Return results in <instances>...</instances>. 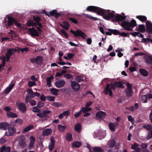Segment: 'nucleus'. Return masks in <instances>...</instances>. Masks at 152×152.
I'll return each instance as SVG.
<instances>
[{
	"instance_id": "obj_1",
	"label": "nucleus",
	"mask_w": 152,
	"mask_h": 152,
	"mask_svg": "<svg viewBox=\"0 0 152 152\" xmlns=\"http://www.w3.org/2000/svg\"><path fill=\"white\" fill-rule=\"evenodd\" d=\"M115 17V18L114 20L116 22H120L123 20L122 23H119L118 24L124 29L127 31H132L133 28L137 25L136 22L134 19H132L130 22L125 20L126 18V16H123L116 14Z\"/></svg>"
},
{
	"instance_id": "obj_2",
	"label": "nucleus",
	"mask_w": 152,
	"mask_h": 152,
	"mask_svg": "<svg viewBox=\"0 0 152 152\" xmlns=\"http://www.w3.org/2000/svg\"><path fill=\"white\" fill-rule=\"evenodd\" d=\"M86 10L88 11L94 13L96 12L98 15L103 16L106 14H107V12L110 11L109 10H106L100 7L94 6H88Z\"/></svg>"
},
{
	"instance_id": "obj_3",
	"label": "nucleus",
	"mask_w": 152,
	"mask_h": 152,
	"mask_svg": "<svg viewBox=\"0 0 152 152\" xmlns=\"http://www.w3.org/2000/svg\"><path fill=\"white\" fill-rule=\"evenodd\" d=\"M70 31L76 37H80L83 39H85L86 37H87V35L84 32L78 29L75 31L71 30Z\"/></svg>"
},
{
	"instance_id": "obj_4",
	"label": "nucleus",
	"mask_w": 152,
	"mask_h": 152,
	"mask_svg": "<svg viewBox=\"0 0 152 152\" xmlns=\"http://www.w3.org/2000/svg\"><path fill=\"white\" fill-rule=\"evenodd\" d=\"M8 23L7 25L8 26H10L12 25L14 23L15 26H17L18 27H20L21 26V25L20 23H18V22L14 18L10 16L7 17Z\"/></svg>"
},
{
	"instance_id": "obj_5",
	"label": "nucleus",
	"mask_w": 152,
	"mask_h": 152,
	"mask_svg": "<svg viewBox=\"0 0 152 152\" xmlns=\"http://www.w3.org/2000/svg\"><path fill=\"white\" fill-rule=\"evenodd\" d=\"M51 112V111L49 110H46L43 111V113H39L37 114V116L40 118H42L43 121L47 120L50 118V116L47 114Z\"/></svg>"
},
{
	"instance_id": "obj_6",
	"label": "nucleus",
	"mask_w": 152,
	"mask_h": 152,
	"mask_svg": "<svg viewBox=\"0 0 152 152\" xmlns=\"http://www.w3.org/2000/svg\"><path fill=\"white\" fill-rule=\"evenodd\" d=\"M26 138L23 135H22L20 136L18 141L19 145L22 148H24L26 146Z\"/></svg>"
},
{
	"instance_id": "obj_7",
	"label": "nucleus",
	"mask_w": 152,
	"mask_h": 152,
	"mask_svg": "<svg viewBox=\"0 0 152 152\" xmlns=\"http://www.w3.org/2000/svg\"><path fill=\"white\" fill-rule=\"evenodd\" d=\"M28 30V34L30 35L32 37H38L39 36L38 31L34 27L29 28Z\"/></svg>"
},
{
	"instance_id": "obj_8",
	"label": "nucleus",
	"mask_w": 152,
	"mask_h": 152,
	"mask_svg": "<svg viewBox=\"0 0 152 152\" xmlns=\"http://www.w3.org/2000/svg\"><path fill=\"white\" fill-rule=\"evenodd\" d=\"M17 105L18 109L21 113H24L26 111L27 108L25 103H21Z\"/></svg>"
},
{
	"instance_id": "obj_9",
	"label": "nucleus",
	"mask_w": 152,
	"mask_h": 152,
	"mask_svg": "<svg viewBox=\"0 0 152 152\" xmlns=\"http://www.w3.org/2000/svg\"><path fill=\"white\" fill-rule=\"evenodd\" d=\"M9 126L8 129V134H7V136H12L14 135L16 131V129L14 127H10ZM6 134H7V132L5 133V135H7Z\"/></svg>"
},
{
	"instance_id": "obj_10",
	"label": "nucleus",
	"mask_w": 152,
	"mask_h": 152,
	"mask_svg": "<svg viewBox=\"0 0 152 152\" xmlns=\"http://www.w3.org/2000/svg\"><path fill=\"white\" fill-rule=\"evenodd\" d=\"M65 84V82L64 80H58L55 82V85L57 88H60L64 86Z\"/></svg>"
},
{
	"instance_id": "obj_11",
	"label": "nucleus",
	"mask_w": 152,
	"mask_h": 152,
	"mask_svg": "<svg viewBox=\"0 0 152 152\" xmlns=\"http://www.w3.org/2000/svg\"><path fill=\"white\" fill-rule=\"evenodd\" d=\"M9 126H10V124L6 122L0 123V129L6 130L8 129Z\"/></svg>"
},
{
	"instance_id": "obj_12",
	"label": "nucleus",
	"mask_w": 152,
	"mask_h": 152,
	"mask_svg": "<svg viewBox=\"0 0 152 152\" xmlns=\"http://www.w3.org/2000/svg\"><path fill=\"white\" fill-rule=\"evenodd\" d=\"M146 27L147 32L150 33H152V23L148 21L146 22Z\"/></svg>"
},
{
	"instance_id": "obj_13",
	"label": "nucleus",
	"mask_w": 152,
	"mask_h": 152,
	"mask_svg": "<svg viewBox=\"0 0 152 152\" xmlns=\"http://www.w3.org/2000/svg\"><path fill=\"white\" fill-rule=\"evenodd\" d=\"M104 93L107 95L108 94L109 92V95L111 96L113 94V92L110 88V85L109 84H107V85L106 87L104 90Z\"/></svg>"
},
{
	"instance_id": "obj_14",
	"label": "nucleus",
	"mask_w": 152,
	"mask_h": 152,
	"mask_svg": "<svg viewBox=\"0 0 152 152\" xmlns=\"http://www.w3.org/2000/svg\"><path fill=\"white\" fill-rule=\"evenodd\" d=\"M145 63L148 65L151 64L152 63V56L148 55H146L144 56Z\"/></svg>"
},
{
	"instance_id": "obj_15",
	"label": "nucleus",
	"mask_w": 152,
	"mask_h": 152,
	"mask_svg": "<svg viewBox=\"0 0 152 152\" xmlns=\"http://www.w3.org/2000/svg\"><path fill=\"white\" fill-rule=\"evenodd\" d=\"M71 85L72 88L75 91H78L80 89V86L77 82L75 81L72 82Z\"/></svg>"
},
{
	"instance_id": "obj_16",
	"label": "nucleus",
	"mask_w": 152,
	"mask_h": 152,
	"mask_svg": "<svg viewBox=\"0 0 152 152\" xmlns=\"http://www.w3.org/2000/svg\"><path fill=\"white\" fill-rule=\"evenodd\" d=\"M106 115V113L102 111H99L96 113V117L100 118H104Z\"/></svg>"
},
{
	"instance_id": "obj_17",
	"label": "nucleus",
	"mask_w": 152,
	"mask_h": 152,
	"mask_svg": "<svg viewBox=\"0 0 152 152\" xmlns=\"http://www.w3.org/2000/svg\"><path fill=\"white\" fill-rule=\"evenodd\" d=\"M110 12V11L106 15H104L103 16V18L104 19L109 20H110V19L115 17V14L112 13Z\"/></svg>"
},
{
	"instance_id": "obj_18",
	"label": "nucleus",
	"mask_w": 152,
	"mask_h": 152,
	"mask_svg": "<svg viewBox=\"0 0 152 152\" xmlns=\"http://www.w3.org/2000/svg\"><path fill=\"white\" fill-rule=\"evenodd\" d=\"M52 130L51 129H46L44 130L42 132V134L44 136H48L51 134Z\"/></svg>"
},
{
	"instance_id": "obj_19",
	"label": "nucleus",
	"mask_w": 152,
	"mask_h": 152,
	"mask_svg": "<svg viewBox=\"0 0 152 152\" xmlns=\"http://www.w3.org/2000/svg\"><path fill=\"white\" fill-rule=\"evenodd\" d=\"M30 143L28 146V148L30 149H31L33 147L35 141V139L34 137L31 136L30 137Z\"/></svg>"
},
{
	"instance_id": "obj_20",
	"label": "nucleus",
	"mask_w": 152,
	"mask_h": 152,
	"mask_svg": "<svg viewBox=\"0 0 152 152\" xmlns=\"http://www.w3.org/2000/svg\"><path fill=\"white\" fill-rule=\"evenodd\" d=\"M75 130L78 133H80L82 129V126L80 123H77L75 126Z\"/></svg>"
},
{
	"instance_id": "obj_21",
	"label": "nucleus",
	"mask_w": 152,
	"mask_h": 152,
	"mask_svg": "<svg viewBox=\"0 0 152 152\" xmlns=\"http://www.w3.org/2000/svg\"><path fill=\"white\" fill-rule=\"evenodd\" d=\"M62 23L64 25L60 24V26L66 30H68L69 27L70 26L69 23L67 21H65L62 22Z\"/></svg>"
},
{
	"instance_id": "obj_22",
	"label": "nucleus",
	"mask_w": 152,
	"mask_h": 152,
	"mask_svg": "<svg viewBox=\"0 0 152 152\" xmlns=\"http://www.w3.org/2000/svg\"><path fill=\"white\" fill-rule=\"evenodd\" d=\"M43 61V58L41 56H38L36 58V63L38 65H41Z\"/></svg>"
},
{
	"instance_id": "obj_23",
	"label": "nucleus",
	"mask_w": 152,
	"mask_h": 152,
	"mask_svg": "<svg viewBox=\"0 0 152 152\" xmlns=\"http://www.w3.org/2000/svg\"><path fill=\"white\" fill-rule=\"evenodd\" d=\"M53 137L50 138L51 143L49 144L48 146L49 149L50 151H52L55 146V143L54 141L53 140Z\"/></svg>"
},
{
	"instance_id": "obj_24",
	"label": "nucleus",
	"mask_w": 152,
	"mask_h": 152,
	"mask_svg": "<svg viewBox=\"0 0 152 152\" xmlns=\"http://www.w3.org/2000/svg\"><path fill=\"white\" fill-rule=\"evenodd\" d=\"M136 18L141 21L142 23H144L147 20V18L145 16L141 15H137L136 16Z\"/></svg>"
},
{
	"instance_id": "obj_25",
	"label": "nucleus",
	"mask_w": 152,
	"mask_h": 152,
	"mask_svg": "<svg viewBox=\"0 0 152 152\" xmlns=\"http://www.w3.org/2000/svg\"><path fill=\"white\" fill-rule=\"evenodd\" d=\"M14 49L13 48H10L7 50V53L5 55V56H7L10 57L14 54L13 52Z\"/></svg>"
},
{
	"instance_id": "obj_26",
	"label": "nucleus",
	"mask_w": 152,
	"mask_h": 152,
	"mask_svg": "<svg viewBox=\"0 0 152 152\" xmlns=\"http://www.w3.org/2000/svg\"><path fill=\"white\" fill-rule=\"evenodd\" d=\"M7 116L9 118H14L18 117V115L15 113L11 112H9L7 113Z\"/></svg>"
},
{
	"instance_id": "obj_27",
	"label": "nucleus",
	"mask_w": 152,
	"mask_h": 152,
	"mask_svg": "<svg viewBox=\"0 0 152 152\" xmlns=\"http://www.w3.org/2000/svg\"><path fill=\"white\" fill-rule=\"evenodd\" d=\"M1 149L3 152H10L11 147L9 146H6L5 145H4L2 147Z\"/></svg>"
},
{
	"instance_id": "obj_28",
	"label": "nucleus",
	"mask_w": 152,
	"mask_h": 152,
	"mask_svg": "<svg viewBox=\"0 0 152 152\" xmlns=\"http://www.w3.org/2000/svg\"><path fill=\"white\" fill-rule=\"evenodd\" d=\"M114 84L118 88H123L124 87L122 82H121L115 81L114 82Z\"/></svg>"
},
{
	"instance_id": "obj_29",
	"label": "nucleus",
	"mask_w": 152,
	"mask_h": 152,
	"mask_svg": "<svg viewBox=\"0 0 152 152\" xmlns=\"http://www.w3.org/2000/svg\"><path fill=\"white\" fill-rule=\"evenodd\" d=\"M14 86V84L13 83L11 85H9V86L7 87L4 90V92L5 93L7 94L9 93L11 90L13 88Z\"/></svg>"
},
{
	"instance_id": "obj_30",
	"label": "nucleus",
	"mask_w": 152,
	"mask_h": 152,
	"mask_svg": "<svg viewBox=\"0 0 152 152\" xmlns=\"http://www.w3.org/2000/svg\"><path fill=\"white\" fill-rule=\"evenodd\" d=\"M53 79V75L48 77L47 79V83L46 85L48 87H49L51 86V79Z\"/></svg>"
},
{
	"instance_id": "obj_31",
	"label": "nucleus",
	"mask_w": 152,
	"mask_h": 152,
	"mask_svg": "<svg viewBox=\"0 0 152 152\" xmlns=\"http://www.w3.org/2000/svg\"><path fill=\"white\" fill-rule=\"evenodd\" d=\"M139 72L140 74L146 77L148 75V72L145 69H140Z\"/></svg>"
},
{
	"instance_id": "obj_32",
	"label": "nucleus",
	"mask_w": 152,
	"mask_h": 152,
	"mask_svg": "<svg viewBox=\"0 0 152 152\" xmlns=\"http://www.w3.org/2000/svg\"><path fill=\"white\" fill-rule=\"evenodd\" d=\"M34 128V126L33 125H30L26 127L23 131V132H26L31 130Z\"/></svg>"
},
{
	"instance_id": "obj_33",
	"label": "nucleus",
	"mask_w": 152,
	"mask_h": 152,
	"mask_svg": "<svg viewBox=\"0 0 152 152\" xmlns=\"http://www.w3.org/2000/svg\"><path fill=\"white\" fill-rule=\"evenodd\" d=\"M66 126L65 125H59L58 126V129L59 131L60 132H63L66 129Z\"/></svg>"
},
{
	"instance_id": "obj_34",
	"label": "nucleus",
	"mask_w": 152,
	"mask_h": 152,
	"mask_svg": "<svg viewBox=\"0 0 152 152\" xmlns=\"http://www.w3.org/2000/svg\"><path fill=\"white\" fill-rule=\"evenodd\" d=\"M65 138L68 141L70 142L71 141L72 139V134L70 133H67L65 136Z\"/></svg>"
},
{
	"instance_id": "obj_35",
	"label": "nucleus",
	"mask_w": 152,
	"mask_h": 152,
	"mask_svg": "<svg viewBox=\"0 0 152 152\" xmlns=\"http://www.w3.org/2000/svg\"><path fill=\"white\" fill-rule=\"evenodd\" d=\"M93 151L96 152H104V150L103 149L99 147H94L93 148Z\"/></svg>"
},
{
	"instance_id": "obj_36",
	"label": "nucleus",
	"mask_w": 152,
	"mask_h": 152,
	"mask_svg": "<svg viewBox=\"0 0 152 152\" xmlns=\"http://www.w3.org/2000/svg\"><path fill=\"white\" fill-rule=\"evenodd\" d=\"M82 145V144L80 142L76 141L73 143L72 146L73 147L77 148H79L81 145Z\"/></svg>"
},
{
	"instance_id": "obj_37",
	"label": "nucleus",
	"mask_w": 152,
	"mask_h": 152,
	"mask_svg": "<svg viewBox=\"0 0 152 152\" xmlns=\"http://www.w3.org/2000/svg\"><path fill=\"white\" fill-rule=\"evenodd\" d=\"M27 25V26L28 27L32 26H34L35 27V26H37L36 23L31 20H29L28 21Z\"/></svg>"
},
{
	"instance_id": "obj_38",
	"label": "nucleus",
	"mask_w": 152,
	"mask_h": 152,
	"mask_svg": "<svg viewBox=\"0 0 152 152\" xmlns=\"http://www.w3.org/2000/svg\"><path fill=\"white\" fill-rule=\"evenodd\" d=\"M108 126L109 129L112 132H114L115 131V127L114 124L113 123H110L108 124Z\"/></svg>"
},
{
	"instance_id": "obj_39",
	"label": "nucleus",
	"mask_w": 152,
	"mask_h": 152,
	"mask_svg": "<svg viewBox=\"0 0 152 152\" xmlns=\"http://www.w3.org/2000/svg\"><path fill=\"white\" fill-rule=\"evenodd\" d=\"M59 90L58 89L53 88L50 90L51 93L57 96L58 95V92H59Z\"/></svg>"
},
{
	"instance_id": "obj_40",
	"label": "nucleus",
	"mask_w": 152,
	"mask_h": 152,
	"mask_svg": "<svg viewBox=\"0 0 152 152\" xmlns=\"http://www.w3.org/2000/svg\"><path fill=\"white\" fill-rule=\"evenodd\" d=\"M145 30V28L144 25H139L138 26V31L141 32H143Z\"/></svg>"
},
{
	"instance_id": "obj_41",
	"label": "nucleus",
	"mask_w": 152,
	"mask_h": 152,
	"mask_svg": "<svg viewBox=\"0 0 152 152\" xmlns=\"http://www.w3.org/2000/svg\"><path fill=\"white\" fill-rule=\"evenodd\" d=\"M108 30L109 31L112 32V34L115 35H119V31L116 29H108Z\"/></svg>"
},
{
	"instance_id": "obj_42",
	"label": "nucleus",
	"mask_w": 152,
	"mask_h": 152,
	"mask_svg": "<svg viewBox=\"0 0 152 152\" xmlns=\"http://www.w3.org/2000/svg\"><path fill=\"white\" fill-rule=\"evenodd\" d=\"M84 15L86 17L92 20H99V19L96 18L92 16L91 15L88 14H84Z\"/></svg>"
},
{
	"instance_id": "obj_43",
	"label": "nucleus",
	"mask_w": 152,
	"mask_h": 152,
	"mask_svg": "<svg viewBox=\"0 0 152 152\" xmlns=\"http://www.w3.org/2000/svg\"><path fill=\"white\" fill-rule=\"evenodd\" d=\"M132 90L126 89L125 92L126 95L127 97H129L132 95Z\"/></svg>"
},
{
	"instance_id": "obj_44",
	"label": "nucleus",
	"mask_w": 152,
	"mask_h": 152,
	"mask_svg": "<svg viewBox=\"0 0 152 152\" xmlns=\"http://www.w3.org/2000/svg\"><path fill=\"white\" fill-rule=\"evenodd\" d=\"M108 145L110 147H114L115 145V142L114 140H112L110 142H108Z\"/></svg>"
},
{
	"instance_id": "obj_45",
	"label": "nucleus",
	"mask_w": 152,
	"mask_h": 152,
	"mask_svg": "<svg viewBox=\"0 0 152 152\" xmlns=\"http://www.w3.org/2000/svg\"><path fill=\"white\" fill-rule=\"evenodd\" d=\"M141 101L143 103H146L147 102V97L146 94L142 96L141 97Z\"/></svg>"
},
{
	"instance_id": "obj_46",
	"label": "nucleus",
	"mask_w": 152,
	"mask_h": 152,
	"mask_svg": "<svg viewBox=\"0 0 152 152\" xmlns=\"http://www.w3.org/2000/svg\"><path fill=\"white\" fill-rule=\"evenodd\" d=\"M20 51H21L23 53H24V52H26L28 51V48L27 47H25L23 48H19L18 50V53H19Z\"/></svg>"
},
{
	"instance_id": "obj_47",
	"label": "nucleus",
	"mask_w": 152,
	"mask_h": 152,
	"mask_svg": "<svg viewBox=\"0 0 152 152\" xmlns=\"http://www.w3.org/2000/svg\"><path fill=\"white\" fill-rule=\"evenodd\" d=\"M75 80L77 82H80L83 81V79L82 77L79 76L76 77Z\"/></svg>"
},
{
	"instance_id": "obj_48",
	"label": "nucleus",
	"mask_w": 152,
	"mask_h": 152,
	"mask_svg": "<svg viewBox=\"0 0 152 152\" xmlns=\"http://www.w3.org/2000/svg\"><path fill=\"white\" fill-rule=\"evenodd\" d=\"M33 20L36 23L40 22L41 20L40 18L39 17H35V16L33 17Z\"/></svg>"
},
{
	"instance_id": "obj_49",
	"label": "nucleus",
	"mask_w": 152,
	"mask_h": 152,
	"mask_svg": "<svg viewBox=\"0 0 152 152\" xmlns=\"http://www.w3.org/2000/svg\"><path fill=\"white\" fill-rule=\"evenodd\" d=\"M69 20L72 22L73 23L75 24H77L78 23V21L75 18H69Z\"/></svg>"
},
{
	"instance_id": "obj_50",
	"label": "nucleus",
	"mask_w": 152,
	"mask_h": 152,
	"mask_svg": "<svg viewBox=\"0 0 152 152\" xmlns=\"http://www.w3.org/2000/svg\"><path fill=\"white\" fill-rule=\"evenodd\" d=\"M148 146V144L147 143H143L141 144L140 147L142 149H147Z\"/></svg>"
},
{
	"instance_id": "obj_51",
	"label": "nucleus",
	"mask_w": 152,
	"mask_h": 152,
	"mask_svg": "<svg viewBox=\"0 0 152 152\" xmlns=\"http://www.w3.org/2000/svg\"><path fill=\"white\" fill-rule=\"evenodd\" d=\"M125 109L132 112H133L134 111V109L133 106H132L129 107H126Z\"/></svg>"
},
{
	"instance_id": "obj_52",
	"label": "nucleus",
	"mask_w": 152,
	"mask_h": 152,
	"mask_svg": "<svg viewBox=\"0 0 152 152\" xmlns=\"http://www.w3.org/2000/svg\"><path fill=\"white\" fill-rule=\"evenodd\" d=\"M90 94L92 95L93 96V97L94 98L95 97V95H94V94L92 92L88 90L87 91H86L85 93V94H83V95L84 96H86L88 94Z\"/></svg>"
},
{
	"instance_id": "obj_53",
	"label": "nucleus",
	"mask_w": 152,
	"mask_h": 152,
	"mask_svg": "<svg viewBox=\"0 0 152 152\" xmlns=\"http://www.w3.org/2000/svg\"><path fill=\"white\" fill-rule=\"evenodd\" d=\"M38 107L37 106L33 107L32 109V111L34 112L35 113L39 112L40 110Z\"/></svg>"
},
{
	"instance_id": "obj_54",
	"label": "nucleus",
	"mask_w": 152,
	"mask_h": 152,
	"mask_svg": "<svg viewBox=\"0 0 152 152\" xmlns=\"http://www.w3.org/2000/svg\"><path fill=\"white\" fill-rule=\"evenodd\" d=\"M80 110L81 113L83 112V113H86L88 112L87 107H83L81 108Z\"/></svg>"
},
{
	"instance_id": "obj_55",
	"label": "nucleus",
	"mask_w": 152,
	"mask_h": 152,
	"mask_svg": "<svg viewBox=\"0 0 152 152\" xmlns=\"http://www.w3.org/2000/svg\"><path fill=\"white\" fill-rule=\"evenodd\" d=\"M61 32L66 38H67L69 37L67 33L64 30L62 29L61 30Z\"/></svg>"
},
{
	"instance_id": "obj_56",
	"label": "nucleus",
	"mask_w": 152,
	"mask_h": 152,
	"mask_svg": "<svg viewBox=\"0 0 152 152\" xmlns=\"http://www.w3.org/2000/svg\"><path fill=\"white\" fill-rule=\"evenodd\" d=\"M28 84L29 87H31L34 86H35L36 83L34 82L29 81L28 82Z\"/></svg>"
},
{
	"instance_id": "obj_57",
	"label": "nucleus",
	"mask_w": 152,
	"mask_h": 152,
	"mask_svg": "<svg viewBox=\"0 0 152 152\" xmlns=\"http://www.w3.org/2000/svg\"><path fill=\"white\" fill-rule=\"evenodd\" d=\"M46 99L49 101H54L55 100V97L53 96H47L46 97Z\"/></svg>"
},
{
	"instance_id": "obj_58",
	"label": "nucleus",
	"mask_w": 152,
	"mask_h": 152,
	"mask_svg": "<svg viewBox=\"0 0 152 152\" xmlns=\"http://www.w3.org/2000/svg\"><path fill=\"white\" fill-rule=\"evenodd\" d=\"M142 39L143 42L147 43H149L152 40L151 39L148 38H143Z\"/></svg>"
},
{
	"instance_id": "obj_59",
	"label": "nucleus",
	"mask_w": 152,
	"mask_h": 152,
	"mask_svg": "<svg viewBox=\"0 0 152 152\" xmlns=\"http://www.w3.org/2000/svg\"><path fill=\"white\" fill-rule=\"evenodd\" d=\"M30 105L31 106H34L36 104L37 102L34 99H31L29 102Z\"/></svg>"
},
{
	"instance_id": "obj_60",
	"label": "nucleus",
	"mask_w": 152,
	"mask_h": 152,
	"mask_svg": "<svg viewBox=\"0 0 152 152\" xmlns=\"http://www.w3.org/2000/svg\"><path fill=\"white\" fill-rule=\"evenodd\" d=\"M0 58L2 60V63L3 65H5L6 63V57L4 56H1Z\"/></svg>"
},
{
	"instance_id": "obj_61",
	"label": "nucleus",
	"mask_w": 152,
	"mask_h": 152,
	"mask_svg": "<svg viewBox=\"0 0 152 152\" xmlns=\"http://www.w3.org/2000/svg\"><path fill=\"white\" fill-rule=\"evenodd\" d=\"M62 113L64 116L66 117H67L69 116L70 114V113L69 110L64 111Z\"/></svg>"
},
{
	"instance_id": "obj_62",
	"label": "nucleus",
	"mask_w": 152,
	"mask_h": 152,
	"mask_svg": "<svg viewBox=\"0 0 152 152\" xmlns=\"http://www.w3.org/2000/svg\"><path fill=\"white\" fill-rule=\"evenodd\" d=\"M15 122L18 124H22L23 120L20 118H17L15 121Z\"/></svg>"
},
{
	"instance_id": "obj_63",
	"label": "nucleus",
	"mask_w": 152,
	"mask_h": 152,
	"mask_svg": "<svg viewBox=\"0 0 152 152\" xmlns=\"http://www.w3.org/2000/svg\"><path fill=\"white\" fill-rule=\"evenodd\" d=\"M81 112L80 110L79 111L76 112L74 114L75 117V118H77L78 117L81 115Z\"/></svg>"
},
{
	"instance_id": "obj_64",
	"label": "nucleus",
	"mask_w": 152,
	"mask_h": 152,
	"mask_svg": "<svg viewBox=\"0 0 152 152\" xmlns=\"http://www.w3.org/2000/svg\"><path fill=\"white\" fill-rule=\"evenodd\" d=\"M152 138V129L148 134L147 137V139L149 140Z\"/></svg>"
}]
</instances>
